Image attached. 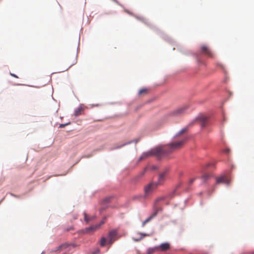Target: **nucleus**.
I'll return each mask as SVG.
<instances>
[{"label": "nucleus", "mask_w": 254, "mask_h": 254, "mask_svg": "<svg viewBox=\"0 0 254 254\" xmlns=\"http://www.w3.org/2000/svg\"><path fill=\"white\" fill-rule=\"evenodd\" d=\"M186 141L187 138H185L181 140L172 142L168 144L167 147L159 146L154 148L149 151L144 153L140 159L141 160L145 157L151 155L155 156L161 159L168 154L182 148Z\"/></svg>", "instance_id": "f257e3e1"}, {"label": "nucleus", "mask_w": 254, "mask_h": 254, "mask_svg": "<svg viewBox=\"0 0 254 254\" xmlns=\"http://www.w3.org/2000/svg\"><path fill=\"white\" fill-rule=\"evenodd\" d=\"M165 199L166 196H162L157 197L155 200L153 206V212L148 218H147L142 222V227H144L147 223L149 222L151 219L155 217L158 212L162 210V208L159 206V203L161 201L164 200Z\"/></svg>", "instance_id": "f03ea898"}, {"label": "nucleus", "mask_w": 254, "mask_h": 254, "mask_svg": "<svg viewBox=\"0 0 254 254\" xmlns=\"http://www.w3.org/2000/svg\"><path fill=\"white\" fill-rule=\"evenodd\" d=\"M188 108L187 105H184L180 107L169 113V116L172 117H177L183 115Z\"/></svg>", "instance_id": "7ed1b4c3"}, {"label": "nucleus", "mask_w": 254, "mask_h": 254, "mask_svg": "<svg viewBox=\"0 0 254 254\" xmlns=\"http://www.w3.org/2000/svg\"><path fill=\"white\" fill-rule=\"evenodd\" d=\"M105 223L104 219L99 224L91 226L88 228H86L85 229L82 230V232L83 234H89L95 232L97 229L99 228L100 227Z\"/></svg>", "instance_id": "20e7f679"}, {"label": "nucleus", "mask_w": 254, "mask_h": 254, "mask_svg": "<svg viewBox=\"0 0 254 254\" xmlns=\"http://www.w3.org/2000/svg\"><path fill=\"white\" fill-rule=\"evenodd\" d=\"M117 235L118 231L117 230L114 229L110 231L108 234V244L112 245L117 240Z\"/></svg>", "instance_id": "39448f33"}, {"label": "nucleus", "mask_w": 254, "mask_h": 254, "mask_svg": "<svg viewBox=\"0 0 254 254\" xmlns=\"http://www.w3.org/2000/svg\"><path fill=\"white\" fill-rule=\"evenodd\" d=\"M169 169L168 168H166L159 174L158 182L156 183L158 185H161L163 184L169 173Z\"/></svg>", "instance_id": "423d86ee"}, {"label": "nucleus", "mask_w": 254, "mask_h": 254, "mask_svg": "<svg viewBox=\"0 0 254 254\" xmlns=\"http://www.w3.org/2000/svg\"><path fill=\"white\" fill-rule=\"evenodd\" d=\"M158 186L156 183H151L144 188L145 196L147 197L151 194L153 190Z\"/></svg>", "instance_id": "0eeeda50"}, {"label": "nucleus", "mask_w": 254, "mask_h": 254, "mask_svg": "<svg viewBox=\"0 0 254 254\" xmlns=\"http://www.w3.org/2000/svg\"><path fill=\"white\" fill-rule=\"evenodd\" d=\"M201 52L203 54L209 57H213V54L212 52L210 49L206 45H202L201 47Z\"/></svg>", "instance_id": "6e6552de"}, {"label": "nucleus", "mask_w": 254, "mask_h": 254, "mask_svg": "<svg viewBox=\"0 0 254 254\" xmlns=\"http://www.w3.org/2000/svg\"><path fill=\"white\" fill-rule=\"evenodd\" d=\"M71 246L74 247V245H72V244H70V245H68L66 244H63V245L60 246L58 248L57 251L64 252V253H65L69 251V247H71Z\"/></svg>", "instance_id": "1a4fd4ad"}, {"label": "nucleus", "mask_w": 254, "mask_h": 254, "mask_svg": "<svg viewBox=\"0 0 254 254\" xmlns=\"http://www.w3.org/2000/svg\"><path fill=\"white\" fill-rule=\"evenodd\" d=\"M230 180L225 176H222L217 178L216 183L217 184L223 183L228 185L230 183Z\"/></svg>", "instance_id": "9d476101"}, {"label": "nucleus", "mask_w": 254, "mask_h": 254, "mask_svg": "<svg viewBox=\"0 0 254 254\" xmlns=\"http://www.w3.org/2000/svg\"><path fill=\"white\" fill-rule=\"evenodd\" d=\"M196 119L200 123L201 126L202 127L206 126L207 123V118L206 116L204 115H200L197 117Z\"/></svg>", "instance_id": "9b49d317"}, {"label": "nucleus", "mask_w": 254, "mask_h": 254, "mask_svg": "<svg viewBox=\"0 0 254 254\" xmlns=\"http://www.w3.org/2000/svg\"><path fill=\"white\" fill-rule=\"evenodd\" d=\"M158 248H159L162 251H166L170 249V245L167 243H163L161 244Z\"/></svg>", "instance_id": "f8f14e48"}, {"label": "nucleus", "mask_w": 254, "mask_h": 254, "mask_svg": "<svg viewBox=\"0 0 254 254\" xmlns=\"http://www.w3.org/2000/svg\"><path fill=\"white\" fill-rule=\"evenodd\" d=\"M107 243H108L107 238L104 237H102L100 241V245L101 247H103L105 246Z\"/></svg>", "instance_id": "ddd939ff"}, {"label": "nucleus", "mask_w": 254, "mask_h": 254, "mask_svg": "<svg viewBox=\"0 0 254 254\" xmlns=\"http://www.w3.org/2000/svg\"><path fill=\"white\" fill-rule=\"evenodd\" d=\"M84 221L86 222V223H88L89 222L91 221L94 219L93 217H89L88 216L87 214L86 213H84Z\"/></svg>", "instance_id": "4468645a"}, {"label": "nucleus", "mask_w": 254, "mask_h": 254, "mask_svg": "<svg viewBox=\"0 0 254 254\" xmlns=\"http://www.w3.org/2000/svg\"><path fill=\"white\" fill-rule=\"evenodd\" d=\"M82 111V108H77L76 109H75V110L74 111V115L75 116H78L79 115H80L81 114Z\"/></svg>", "instance_id": "2eb2a0df"}, {"label": "nucleus", "mask_w": 254, "mask_h": 254, "mask_svg": "<svg viewBox=\"0 0 254 254\" xmlns=\"http://www.w3.org/2000/svg\"><path fill=\"white\" fill-rule=\"evenodd\" d=\"M148 89L147 88H143L140 89L138 92L139 95H142L144 94H146L148 92Z\"/></svg>", "instance_id": "dca6fc26"}, {"label": "nucleus", "mask_w": 254, "mask_h": 254, "mask_svg": "<svg viewBox=\"0 0 254 254\" xmlns=\"http://www.w3.org/2000/svg\"><path fill=\"white\" fill-rule=\"evenodd\" d=\"M157 249H158V247L149 248L147 250V254H153V253H154V252L155 251V250Z\"/></svg>", "instance_id": "f3484780"}, {"label": "nucleus", "mask_w": 254, "mask_h": 254, "mask_svg": "<svg viewBox=\"0 0 254 254\" xmlns=\"http://www.w3.org/2000/svg\"><path fill=\"white\" fill-rule=\"evenodd\" d=\"M209 177L208 174H204L201 177V179L203 180V181L204 182Z\"/></svg>", "instance_id": "a211bd4d"}, {"label": "nucleus", "mask_w": 254, "mask_h": 254, "mask_svg": "<svg viewBox=\"0 0 254 254\" xmlns=\"http://www.w3.org/2000/svg\"><path fill=\"white\" fill-rule=\"evenodd\" d=\"M187 130V128H183L179 133V134L180 135L184 132H185Z\"/></svg>", "instance_id": "6ab92c4d"}, {"label": "nucleus", "mask_w": 254, "mask_h": 254, "mask_svg": "<svg viewBox=\"0 0 254 254\" xmlns=\"http://www.w3.org/2000/svg\"><path fill=\"white\" fill-rule=\"evenodd\" d=\"M100 251L99 249H97L94 252L92 253V254H100Z\"/></svg>", "instance_id": "aec40b11"}, {"label": "nucleus", "mask_w": 254, "mask_h": 254, "mask_svg": "<svg viewBox=\"0 0 254 254\" xmlns=\"http://www.w3.org/2000/svg\"><path fill=\"white\" fill-rule=\"evenodd\" d=\"M111 198V197L106 198L104 199V201H105V202H109Z\"/></svg>", "instance_id": "412c9836"}, {"label": "nucleus", "mask_w": 254, "mask_h": 254, "mask_svg": "<svg viewBox=\"0 0 254 254\" xmlns=\"http://www.w3.org/2000/svg\"><path fill=\"white\" fill-rule=\"evenodd\" d=\"M195 179V178H192V179H190V180L189 181V185L192 184L193 183V182L194 181Z\"/></svg>", "instance_id": "4be33fe9"}, {"label": "nucleus", "mask_w": 254, "mask_h": 254, "mask_svg": "<svg viewBox=\"0 0 254 254\" xmlns=\"http://www.w3.org/2000/svg\"><path fill=\"white\" fill-rule=\"evenodd\" d=\"M175 192V190H174L170 194H169L170 197H173L174 194Z\"/></svg>", "instance_id": "5701e85b"}, {"label": "nucleus", "mask_w": 254, "mask_h": 254, "mask_svg": "<svg viewBox=\"0 0 254 254\" xmlns=\"http://www.w3.org/2000/svg\"><path fill=\"white\" fill-rule=\"evenodd\" d=\"M65 125H66L65 124H61L60 125V127H64L65 126Z\"/></svg>", "instance_id": "b1692460"}, {"label": "nucleus", "mask_w": 254, "mask_h": 254, "mask_svg": "<svg viewBox=\"0 0 254 254\" xmlns=\"http://www.w3.org/2000/svg\"><path fill=\"white\" fill-rule=\"evenodd\" d=\"M11 75L13 77H15V78H18V77L17 76H16L15 74H12V73H11Z\"/></svg>", "instance_id": "393cba45"}, {"label": "nucleus", "mask_w": 254, "mask_h": 254, "mask_svg": "<svg viewBox=\"0 0 254 254\" xmlns=\"http://www.w3.org/2000/svg\"><path fill=\"white\" fill-rule=\"evenodd\" d=\"M224 151H225V153H228V152H229V150L228 149H227Z\"/></svg>", "instance_id": "a878e982"}, {"label": "nucleus", "mask_w": 254, "mask_h": 254, "mask_svg": "<svg viewBox=\"0 0 254 254\" xmlns=\"http://www.w3.org/2000/svg\"><path fill=\"white\" fill-rule=\"evenodd\" d=\"M202 254H208L207 253H203Z\"/></svg>", "instance_id": "bb28decb"}, {"label": "nucleus", "mask_w": 254, "mask_h": 254, "mask_svg": "<svg viewBox=\"0 0 254 254\" xmlns=\"http://www.w3.org/2000/svg\"><path fill=\"white\" fill-rule=\"evenodd\" d=\"M143 236H148V235H146V234H143Z\"/></svg>", "instance_id": "cd10ccee"}, {"label": "nucleus", "mask_w": 254, "mask_h": 254, "mask_svg": "<svg viewBox=\"0 0 254 254\" xmlns=\"http://www.w3.org/2000/svg\"><path fill=\"white\" fill-rule=\"evenodd\" d=\"M252 254H254V253H253Z\"/></svg>", "instance_id": "c85d7f7f"}]
</instances>
